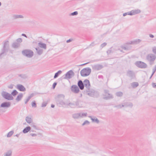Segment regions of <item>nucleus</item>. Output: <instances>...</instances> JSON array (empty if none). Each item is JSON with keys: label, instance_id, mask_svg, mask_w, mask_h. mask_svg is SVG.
<instances>
[{"label": "nucleus", "instance_id": "1", "mask_svg": "<svg viewBox=\"0 0 156 156\" xmlns=\"http://www.w3.org/2000/svg\"><path fill=\"white\" fill-rule=\"evenodd\" d=\"M64 96L62 94L59 95L58 96L56 101L57 104L59 105V106L66 107V106L67 103L64 101Z\"/></svg>", "mask_w": 156, "mask_h": 156}, {"label": "nucleus", "instance_id": "2", "mask_svg": "<svg viewBox=\"0 0 156 156\" xmlns=\"http://www.w3.org/2000/svg\"><path fill=\"white\" fill-rule=\"evenodd\" d=\"M3 46L2 49V52L1 55L5 53L8 52L9 49V42L8 41L5 40L3 42Z\"/></svg>", "mask_w": 156, "mask_h": 156}, {"label": "nucleus", "instance_id": "3", "mask_svg": "<svg viewBox=\"0 0 156 156\" xmlns=\"http://www.w3.org/2000/svg\"><path fill=\"white\" fill-rule=\"evenodd\" d=\"M91 71V69L90 68L87 67L82 69L80 73L82 76H86L89 75Z\"/></svg>", "mask_w": 156, "mask_h": 156}, {"label": "nucleus", "instance_id": "4", "mask_svg": "<svg viewBox=\"0 0 156 156\" xmlns=\"http://www.w3.org/2000/svg\"><path fill=\"white\" fill-rule=\"evenodd\" d=\"M1 95L3 98L8 100H12L14 99L10 94L6 91H2L1 92Z\"/></svg>", "mask_w": 156, "mask_h": 156}, {"label": "nucleus", "instance_id": "5", "mask_svg": "<svg viewBox=\"0 0 156 156\" xmlns=\"http://www.w3.org/2000/svg\"><path fill=\"white\" fill-rule=\"evenodd\" d=\"M22 54L27 57L31 58L32 57L34 54L33 52L30 50H25L22 51Z\"/></svg>", "mask_w": 156, "mask_h": 156}, {"label": "nucleus", "instance_id": "6", "mask_svg": "<svg viewBox=\"0 0 156 156\" xmlns=\"http://www.w3.org/2000/svg\"><path fill=\"white\" fill-rule=\"evenodd\" d=\"M74 75V73L73 71L70 70L64 76H63L64 79H70L72 78Z\"/></svg>", "mask_w": 156, "mask_h": 156}, {"label": "nucleus", "instance_id": "7", "mask_svg": "<svg viewBox=\"0 0 156 156\" xmlns=\"http://www.w3.org/2000/svg\"><path fill=\"white\" fill-rule=\"evenodd\" d=\"M156 58V56L153 54H149L146 56L147 59L150 62H153Z\"/></svg>", "mask_w": 156, "mask_h": 156}, {"label": "nucleus", "instance_id": "8", "mask_svg": "<svg viewBox=\"0 0 156 156\" xmlns=\"http://www.w3.org/2000/svg\"><path fill=\"white\" fill-rule=\"evenodd\" d=\"M103 96L104 98L107 99H110L113 98L112 95L109 93L108 90H104Z\"/></svg>", "mask_w": 156, "mask_h": 156}, {"label": "nucleus", "instance_id": "9", "mask_svg": "<svg viewBox=\"0 0 156 156\" xmlns=\"http://www.w3.org/2000/svg\"><path fill=\"white\" fill-rule=\"evenodd\" d=\"M136 65L138 67L142 68H145L147 67V65L145 63L141 61L136 62Z\"/></svg>", "mask_w": 156, "mask_h": 156}, {"label": "nucleus", "instance_id": "10", "mask_svg": "<svg viewBox=\"0 0 156 156\" xmlns=\"http://www.w3.org/2000/svg\"><path fill=\"white\" fill-rule=\"evenodd\" d=\"M91 67L93 70H100L103 67L102 65L99 64L92 65Z\"/></svg>", "mask_w": 156, "mask_h": 156}, {"label": "nucleus", "instance_id": "11", "mask_svg": "<svg viewBox=\"0 0 156 156\" xmlns=\"http://www.w3.org/2000/svg\"><path fill=\"white\" fill-rule=\"evenodd\" d=\"M71 90L72 92L75 94L78 93L80 91L79 87L76 85H73L71 87Z\"/></svg>", "mask_w": 156, "mask_h": 156}, {"label": "nucleus", "instance_id": "12", "mask_svg": "<svg viewBox=\"0 0 156 156\" xmlns=\"http://www.w3.org/2000/svg\"><path fill=\"white\" fill-rule=\"evenodd\" d=\"M11 104L9 102H5L2 103L0 107L2 108H8L10 107L11 106Z\"/></svg>", "mask_w": 156, "mask_h": 156}, {"label": "nucleus", "instance_id": "13", "mask_svg": "<svg viewBox=\"0 0 156 156\" xmlns=\"http://www.w3.org/2000/svg\"><path fill=\"white\" fill-rule=\"evenodd\" d=\"M141 12L140 9H134L130 11V16L135 15L140 13Z\"/></svg>", "mask_w": 156, "mask_h": 156}, {"label": "nucleus", "instance_id": "14", "mask_svg": "<svg viewBox=\"0 0 156 156\" xmlns=\"http://www.w3.org/2000/svg\"><path fill=\"white\" fill-rule=\"evenodd\" d=\"M83 83L84 86L89 90L90 87V84L89 80L87 79L83 81Z\"/></svg>", "mask_w": 156, "mask_h": 156}, {"label": "nucleus", "instance_id": "15", "mask_svg": "<svg viewBox=\"0 0 156 156\" xmlns=\"http://www.w3.org/2000/svg\"><path fill=\"white\" fill-rule=\"evenodd\" d=\"M83 102L80 100H77L76 101V107L81 108L83 107Z\"/></svg>", "mask_w": 156, "mask_h": 156}, {"label": "nucleus", "instance_id": "16", "mask_svg": "<svg viewBox=\"0 0 156 156\" xmlns=\"http://www.w3.org/2000/svg\"><path fill=\"white\" fill-rule=\"evenodd\" d=\"M16 88L21 91H25L26 89L22 85L19 84L16 85Z\"/></svg>", "mask_w": 156, "mask_h": 156}, {"label": "nucleus", "instance_id": "17", "mask_svg": "<svg viewBox=\"0 0 156 156\" xmlns=\"http://www.w3.org/2000/svg\"><path fill=\"white\" fill-rule=\"evenodd\" d=\"M141 41V40L140 39H136L131 41L129 44H137L140 43Z\"/></svg>", "mask_w": 156, "mask_h": 156}, {"label": "nucleus", "instance_id": "18", "mask_svg": "<svg viewBox=\"0 0 156 156\" xmlns=\"http://www.w3.org/2000/svg\"><path fill=\"white\" fill-rule=\"evenodd\" d=\"M78 85L80 90H83L84 89L83 83L81 80H80L78 81Z\"/></svg>", "mask_w": 156, "mask_h": 156}, {"label": "nucleus", "instance_id": "19", "mask_svg": "<svg viewBox=\"0 0 156 156\" xmlns=\"http://www.w3.org/2000/svg\"><path fill=\"white\" fill-rule=\"evenodd\" d=\"M88 117L91 119L92 122L97 123H99V121L96 117L94 116L92 117L91 116H89Z\"/></svg>", "mask_w": 156, "mask_h": 156}, {"label": "nucleus", "instance_id": "20", "mask_svg": "<svg viewBox=\"0 0 156 156\" xmlns=\"http://www.w3.org/2000/svg\"><path fill=\"white\" fill-rule=\"evenodd\" d=\"M96 93L97 92H95L94 90H91L87 91L88 95L91 97H94Z\"/></svg>", "mask_w": 156, "mask_h": 156}, {"label": "nucleus", "instance_id": "21", "mask_svg": "<svg viewBox=\"0 0 156 156\" xmlns=\"http://www.w3.org/2000/svg\"><path fill=\"white\" fill-rule=\"evenodd\" d=\"M68 106L70 108H76V101L73 102H69L67 103L66 106Z\"/></svg>", "mask_w": 156, "mask_h": 156}, {"label": "nucleus", "instance_id": "22", "mask_svg": "<svg viewBox=\"0 0 156 156\" xmlns=\"http://www.w3.org/2000/svg\"><path fill=\"white\" fill-rule=\"evenodd\" d=\"M133 104L130 102L124 103L122 105V106L124 107H132L133 106Z\"/></svg>", "mask_w": 156, "mask_h": 156}, {"label": "nucleus", "instance_id": "23", "mask_svg": "<svg viewBox=\"0 0 156 156\" xmlns=\"http://www.w3.org/2000/svg\"><path fill=\"white\" fill-rule=\"evenodd\" d=\"M38 46L39 47L43 48L44 49H46L47 48L46 44L44 43H42L41 42H40L38 43Z\"/></svg>", "mask_w": 156, "mask_h": 156}, {"label": "nucleus", "instance_id": "24", "mask_svg": "<svg viewBox=\"0 0 156 156\" xmlns=\"http://www.w3.org/2000/svg\"><path fill=\"white\" fill-rule=\"evenodd\" d=\"M23 96V94L21 93H20L17 96L16 98V101L17 102H19L20 101L22 98Z\"/></svg>", "mask_w": 156, "mask_h": 156}, {"label": "nucleus", "instance_id": "25", "mask_svg": "<svg viewBox=\"0 0 156 156\" xmlns=\"http://www.w3.org/2000/svg\"><path fill=\"white\" fill-rule=\"evenodd\" d=\"M12 151L11 150H9L4 154L3 156H12Z\"/></svg>", "mask_w": 156, "mask_h": 156}, {"label": "nucleus", "instance_id": "26", "mask_svg": "<svg viewBox=\"0 0 156 156\" xmlns=\"http://www.w3.org/2000/svg\"><path fill=\"white\" fill-rule=\"evenodd\" d=\"M20 45V44L19 43L15 42L13 43L12 44V47L14 48H16L19 47Z\"/></svg>", "mask_w": 156, "mask_h": 156}, {"label": "nucleus", "instance_id": "27", "mask_svg": "<svg viewBox=\"0 0 156 156\" xmlns=\"http://www.w3.org/2000/svg\"><path fill=\"white\" fill-rule=\"evenodd\" d=\"M30 127L28 126L24 128L23 129V133H28L29 131L30 130Z\"/></svg>", "mask_w": 156, "mask_h": 156}, {"label": "nucleus", "instance_id": "28", "mask_svg": "<svg viewBox=\"0 0 156 156\" xmlns=\"http://www.w3.org/2000/svg\"><path fill=\"white\" fill-rule=\"evenodd\" d=\"M35 49L38 55H40L43 53V50L39 48L38 47L36 48Z\"/></svg>", "mask_w": 156, "mask_h": 156}, {"label": "nucleus", "instance_id": "29", "mask_svg": "<svg viewBox=\"0 0 156 156\" xmlns=\"http://www.w3.org/2000/svg\"><path fill=\"white\" fill-rule=\"evenodd\" d=\"M127 75L130 77L133 78L134 76V74L133 71H129L127 73Z\"/></svg>", "mask_w": 156, "mask_h": 156}, {"label": "nucleus", "instance_id": "30", "mask_svg": "<svg viewBox=\"0 0 156 156\" xmlns=\"http://www.w3.org/2000/svg\"><path fill=\"white\" fill-rule=\"evenodd\" d=\"M26 120L27 122L29 124L31 123L32 122V118L28 116H27L26 117Z\"/></svg>", "mask_w": 156, "mask_h": 156}, {"label": "nucleus", "instance_id": "31", "mask_svg": "<svg viewBox=\"0 0 156 156\" xmlns=\"http://www.w3.org/2000/svg\"><path fill=\"white\" fill-rule=\"evenodd\" d=\"M80 113H75L72 115V117L75 119H77L80 118Z\"/></svg>", "mask_w": 156, "mask_h": 156}, {"label": "nucleus", "instance_id": "32", "mask_svg": "<svg viewBox=\"0 0 156 156\" xmlns=\"http://www.w3.org/2000/svg\"><path fill=\"white\" fill-rule=\"evenodd\" d=\"M12 17L14 19H16L19 18H23V16L22 15H13Z\"/></svg>", "mask_w": 156, "mask_h": 156}, {"label": "nucleus", "instance_id": "33", "mask_svg": "<svg viewBox=\"0 0 156 156\" xmlns=\"http://www.w3.org/2000/svg\"><path fill=\"white\" fill-rule=\"evenodd\" d=\"M30 126L34 129H38L35 123L32 122L31 123H30Z\"/></svg>", "mask_w": 156, "mask_h": 156}, {"label": "nucleus", "instance_id": "34", "mask_svg": "<svg viewBox=\"0 0 156 156\" xmlns=\"http://www.w3.org/2000/svg\"><path fill=\"white\" fill-rule=\"evenodd\" d=\"M131 85L133 87L135 88L139 85V84L137 82H133L131 84Z\"/></svg>", "mask_w": 156, "mask_h": 156}, {"label": "nucleus", "instance_id": "35", "mask_svg": "<svg viewBox=\"0 0 156 156\" xmlns=\"http://www.w3.org/2000/svg\"><path fill=\"white\" fill-rule=\"evenodd\" d=\"M62 73V72L61 70L58 71L55 74V76H54V78L55 79L57 78L58 76L59 75L61 74Z\"/></svg>", "mask_w": 156, "mask_h": 156}, {"label": "nucleus", "instance_id": "36", "mask_svg": "<svg viewBox=\"0 0 156 156\" xmlns=\"http://www.w3.org/2000/svg\"><path fill=\"white\" fill-rule=\"evenodd\" d=\"M18 92L16 91V90H14L11 93V95L12 96H16L18 94Z\"/></svg>", "mask_w": 156, "mask_h": 156}, {"label": "nucleus", "instance_id": "37", "mask_svg": "<svg viewBox=\"0 0 156 156\" xmlns=\"http://www.w3.org/2000/svg\"><path fill=\"white\" fill-rule=\"evenodd\" d=\"M80 118H83L84 117H86L87 116V113L86 112L85 113H80Z\"/></svg>", "mask_w": 156, "mask_h": 156}, {"label": "nucleus", "instance_id": "38", "mask_svg": "<svg viewBox=\"0 0 156 156\" xmlns=\"http://www.w3.org/2000/svg\"><path fill=\"white\" fill-rule=\"evenodd\" d=\"M14 132L13 131H12L8 133L7 134V136L8 137H11L12 135L13 134Z\"/></svg>", "mask_w": 156, "mask_h": 156}, {"label": "nucleus", "instance_id": "39", "mask_svg": "<svg viewBox=\"0 0 156 156\" xmlns=\"http://www.w3.org/2000/svg\"><path fill=\"white\" fill-rule=\"evenodd\" d=\"M116 95L118 97H121L122 96L123 93L121 92H118L116 93Z\"/></svg>", "mask_w": 156, "mask_h": 156}, {"label": "nucleus", "instance_id": "40", "mask_svg": "<svg viewBox=\"0 0 156 156\" xmlns=\"http://www.w3.org/2000/svg\"><path fill=\"white\" fill-rule=\"evenodd\" d=\"M121 48L122 49L126 50H128L129 49V48L128 47L125 45L122 46H121Z\"/></svg>", "mask_w": 156, "mask_h": 156}, {"label": "nucleus", "instance_id": "41", "mask_svg": "<svg viewBox=\"0 0 156 156\" xmlns=\"http://www.w3.org/2000/svg\"><path fill=\"white\" fill-rule=\"evenodd\" d=\"M90 124V122L87 120L85 121L82 124V126H83L85 125H88Z\"/></svg>", "mask_w": 156, "mask_h": 156}, {"label": "nucleus", "instance_id": "42", "mask_svg": "<svg viewBox=\"0 0 156 156\" xmlns=\"http://www.w3.org/2000/svg\"><path fill=\"white\" fill-rule=\"evenodd\" d=\"M19 76L23 79H26L27 78V76L26 74H20Z\"/></svg>", "mask_w": 156, "mask_h": 156}, {"label": "nucleus", "instance_id": "43", "mask_svg": "<svg viewBox=\"0 0 156 156\" xmlns=\"http://www.w3.org/2000/svg\"><path fill=\"white\" fill-rule=\"evenodd\" d=\"M31 105L32 107L36 108L37 105L35 101H33L31 103Z\"/></svg>", "mask_w": 156, "mask_h": 156}, {"label": "nucleus", "instance_id": "44", "mask_svg": "<svg viewBox=\"0 0 156 156\" xmlns=\"http://www.w3.org/2000/svg\"><path fill=\"white\" fill-rule=\"evenodd\" d=\"M47 104V103L45 102H44L42 103L41 106L42 107H44L46 106Z\"/></svg>", "mask_w": 156, "mask_h": 156}, {"label": "nucleus", "instance_id": "45", "mask_svg": "<svg viewBox=\"0 0 156 156\" xmlns=\"http://www.w3.org/2000/svg\"><path fill=\"white\" fill-rule=\"evenodd\" d=\"M14 85L13 84H10L8 86V88L10 89H12L13 88Z\"/></svg>", "mask_w": 156, "mask_h": 156}, {"label": "nucleus", "instance_id": "46", "mask_svg": "<svg viewBox=\"0 0 156 156\" xmlns=\"http://www.w3.org/2000/svg\"><path fill=\"white\" fill-rule=\"evenodd\" d=\"M122 105L121 104L119 105H118L115 106V107L116 108H118V109L121 108H122L123 107L122 106Z\"/></svg>", "mask_w": 156, "mask_h": 156}, {"label": "nucleus", "instance_id": "47", "mask_svg": "<svg viewBox=\"0 0 156 156\" xmlns=\"http://www.w3.org/2000/svg\"><path fill=\"white\" fill-rule=\"evenodd\" d=\"M153 52L156 55V47H154L152 48Z\"/></svg>", "mask_w": 156, "mask_h": 156}, {"label": "nucleus", "instance_id": "48", "mask_svg": "<svg viewBox=\"0 0 156 156\" xmlns=\"http://www.w3.org/2000/svg\"><path fill=\"white\" fill-rule=\"evenodd\" d=\"M78 14V12L77 11H75L71 14V15L72 16L76 15Z\"/></svg>", "mask_w": 156, "mask_h": 156}, {"label": "nucleus", "instance_id": "49", "mask_svg": "<svg viewBox=\"0 0 156 156\" xmlns=\"http://www.w3.org/2000/svg\"><path fill=\"white\" fill-rule=\"evenodd\" d=\"M16 41H17L16 42L19 43L20 44V43L21 42H22V40L21 38H19L18 39L16 40Z\"/></svg>", "mask_w": 156, "mask_h": 156}, {"label": "nucleus", "instance_id": "50", "mask_svg": "<svg viewBox=\"0 0 156 156\" xmlns=\"http://www.w3.org/2000/svg\"><path fill=\"white\" fill-rule=\"evenodd\" d=\"M127 15H130V11L127 12L125 13H123V16H125Z\"/></svg>", "mask_w": 156, "mask_h": 156}, {"label": "nucleus", "instance_id": "51", "mask_svg": "<svg viewBox=\"0 0 156 156\" xmlns=\"http://www.w3.org/2000/svg\"><path fill=\"white\" fill-rule=\"evenodd\" d=\"M153 73H152V75H153L154 73H155V71H156V65L155 66L154 68L153 69Z\"/></svg>", "mask_w": 156, "mask_h": 156}, {"label": "nucleus", "instance_id": "52", "mask_svg": "<svg viewBox=\"0 0 156 156\" xmlns=\"http://www.w3.org/2000/svg\"><path fill=\"white\" fill-rule=\"evenodd\" d=\"M107 44L106 43H103V44H102L101 45V47L102 48H103Z\"/></svg>", "mask_w": 156, "mask_h": 156}, {"label": "nucleus", "instance_id": "53", "mask_svg": "<svg viewBox=\"0 0 156 156\" xmlns=\"http://www.w3.org/2000/svg\"><path fill=\"white\" fill-rule=\"evenodd\" d=\"M73 41V39H72V38H70L68 40H67V41H66V42L67 43H69V42H70L72 41Z\"/></svg>", "mask_w": 156, "mask_h": 156}, {"label": "nucleus", "instance_id": "54", "mask_svg": "<svg viewBox=\"0 0 156 156\" xmlns=\"http://www.w3.org/2000/svg\"><path fill=\"white\" fill-rule=\"evenodd\" d=\"M30 135L33 137H35L37 136V134L35 133H30Z\"/></svg>", "mask_w": 156, "mask_h": 156}, {"label": "nucleus", "instance_id": "55", "mask_svg": "<svg viewBox=\"0 0 156 156\" xmlns=\"http://www.w3.org/2000/svg\"><path fill=\"white\" fill-rule=\"evenodd\" d=\"M30 99L28 97L27 98L26 100L25 101V103L26 104L27 103V102L30 100Z\"/></svg>", "mask_w": 156, "mask_h": 156}, {"label": "nucleus", "instance_id": "56", "mask_svg": "<svg viewBox=\"0 0 156 156\" xmlns=\"http://www.w3.org/2000/svg\"><path fill=\"white\" fill-rule=\"evenodd\" d=\"M34 96V94L33 93H32L30 94V95L28 97L30 99L33 96Z\"/></svg>", "mask_w": 156, "mask_h": 156}, {"label": "nucleus", "instance_id": "57", "mask_svg": "<svg viewBox=\"0 0 156 156\" xmlns=\"http://www.w3.org/2000/svg\"><path fill=\"white\" fill-rule=\"evenodd\" d=\"M57 84V83L56 82L54 83L53 84V88H54L55 87Z\"/></svg>", "mask_w": 156, "mask_h": 156}, {"label": "nucleus", "instance_id": "58", "mask_svg": "<svg viewBox=\"0 0 156 156\" xmlns=\"http://www.w3.org/2000/svg\"><path fill=\"white\" fill-rule=\"evenodd\" d=\"M149 36L151 38H153L154 37V35L151 34H149Z\"/></svg>", "mask_w": 156, "mask_h": 156}, {"label": "nucleus", "instance_id": "59", "mask_svg": "<svg viewBox=\"0 0 156 156\" xmlns=\"http://www.w3.org/2000/svg\"><path fill=\"white\" fill-rule=\"evenodd\" d=\"M111 50H109L107 51V53L108 54L111 53Z\"/></svg>", "mask_w": 156, "mask_h": 156}, {"label": "nucleus", "instance_id": "60", "mask_svg": "<svg viewBox=\"0 0 156 156\" xmlns=\"http://www.w3.org/2000/svg\"><path fill=\"white\" fill-rule=\"evenodd\" d=\"M152 86L154 87H155L156 86V83H152Z\"/></svg>", "mask_w": 156, "mask_h": 156}, {"label": "nucleus", "instance_id": "61", "mask_svg": "<svg viewBox=\"0 0 156 156\" xmlns=\"http://www.w3.org/2000/svg\"><path fill=\"white\" fill-rule=\"evenodd\" d=\"M22 35L23 36H24V37H27V36L25 34H22Z\"/></svg>", "mask_w": 156, "mask_h": 156}, {"label": "nucleus", "instance_id": "62", "mask_svg": "<svg viewBox=\"0 0 156 156\" xmlns=\"http://www.w3.org/2000/svg\"><path fill=\"white\" fill-rule=\"evenodd\" d=\"M51 108H53L55 107V105L53 104H51Z\"/></svg>", "mask_w": 156, "mask_h": 156}, {"label": "nucleus", "instance_id": "63", "mask_svg": "<svg viewBox=\"0 0 156 156\" xmlns=\"http://www.w3.org/2000/svg\"><path fill=\"white\" fill-rule=\"evenodd\" d=\"M20 134V133H19V134H16V136H17V137H18L19 136Z\"/></svg>", "mask_w": 156, "mask_h": 156}, {"label": "nucleus", "instance_id": "64", "mask_svg": "<svg viewBox=\"0 0 156 156\" xmlns=\"http://www.w3.org/2000/svg\"><path fill=\"white\" fill-rule=\"evenodd\" d=\"M94 43H92L90 45V46H93L94 45Z\"/></svg>", "mask_w": 156, "mask_h": 156}]
</instances>
